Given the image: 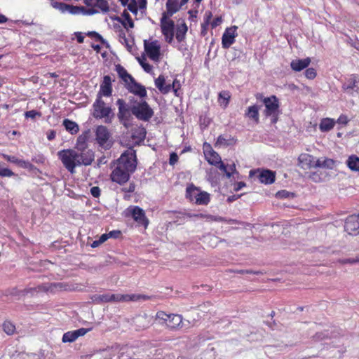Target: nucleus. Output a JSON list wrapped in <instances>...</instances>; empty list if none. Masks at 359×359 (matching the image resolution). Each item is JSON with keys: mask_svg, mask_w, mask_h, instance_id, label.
I'll use <instances>...</instances> for the list:
<instances>
[{"mask_svg": "<svg viewBox=\"0 0 359 359\" xmlns=\"http://www.w3.org/2000/svg\"><path fill=\"white\" fill-rule=\"evenodd\" d=\"M165 78L162 75H160L155 80V85L156 88L163 94L168 93L171 90L170 84L165 85Z\"/></svg>", "mask_w": 359, "mask_h": 359, "instance_id": "26", "label": "nucleus"}, {"mask_svg": "<svg viewBox=\"0 0 359 359\" xmlns=\"http://www.w3.org/2000/svg\"><path fill=\"white\" fill-rule=\"evenodd\" d=\"M116 104L118 107V118L121 123L126 128L129 126V119L130 118V111L126 102L122 99H118L116 101Z\"/></svg>", "mask_w": 359, "mask_h": 359, "instance_id": "11", "label": "nucleus"}, {"mask_svg": "<svg viewBox=\"0 0 359 359\" xmlns=\"http://www.w3.org/2000/svg\"><path fill=\"white\" fill-rule=\"evenodd\" d=\"M63 126H65V129L71 134H76L79 130L78 124L76 122L69 119H65L63 121Z\"/></svg>", "mask_w": 359, "mask_h": 359, "instance_id": "32", "label": "nucleus"}, {"mask_svg": "<svg viewBox=\"0 0 359 359\" xmlns=\"http://www.w3.org/2000/svg\"><path fill=\"white\" fill-rule=\"evenodd\" d=\"M348 118L347 117V116L344 115V114H341L337 119V123L339 124H341V125H346L348 122Z\"/></svg>", "mask_w": 359, "mask_h": 359, "instance_id": "56", "label": "nucleus"}, {"mask_svg": "<svg viewBox=\"0 0 359 359\" xmlns=\"http://www.w3.org/2000/svg\"><path fill=\"white\" fill-rule=\"evenodd\" d=\"M170 86H171V88H172V89H173V90H174V92H175V95H177V89H178V88H179V86H180V82H179L177 80H176V79H175V80H174V81L172 82V85H170Z\"/></svg>", "mask_w": 359, "mask_h": 359, "instance_id": "64", "label": "nucleus"}, {"mask_svg": "<svg viewBox=\"0 0 359 359\" xmlns=\"http://www.w3.org/2000/svg\"><path fill=\"white\" fill-rule=\"evenodd\" d=\"M178 1L179 0H168L165 4L166 11L163 12L162 15L172 17L182 7Z\"/></svg>", "mask_w": 359, "mask_h": 359, "instance_id": "22", "label": "nucleus"}, {"mask_svg": "<svg viewBox=\"0 0 359 359\" xmlns=\"http://www.w3.org/2000/svg\"><path fill=\"white\" fill-rule=\"evenodd\" d=\"M111 134L106 126H99L95 130V140L99 146L104 149H109L111 147L110 141Z\"/></svg>", "mask_w": 359, "mask_h": 359, "instance_id": "8", "label": "nucleus"}, {"mask_svg": "<svg viewBox=\"0 0 359 359\" xmlns=\"http://www.w3.org/2000/svg\"><path fill=\"white\" fill-rule=\"evenodd\" d=\"M133 218L139 224L143 225L145 228L149 224V220L145 216L144 211L138 206L130 207L128 209Z\"/></svg>", "mask_w": 359, "mask_h": 359, "instance_id": "12", "label": "nucleus"}, {"mask_svg": "<svg viewBox=\"0 0 359 359\" xmlns=\"http://www.w3.org/2000/svg\"><path fill=\"white\" fill-rule=\"evenodd\" d=\"M123 350L124 348L120 347L118 345H115L111 346L108 351H111L114 353H116V355L118 356L119 359H121L123 355Z\"/></svg>", "mask_w": 359, "mask_h": 359, "instance_id": "43", "label": "nucleus"}, {"mask_svg": "<svg viewBox=\"0 0 359 359\" xmlns=\"http://www.w3.org/2000/svg\"><path fill=\"white\" fill-rule=\"evenodd\" d=\"M334 167V161L328 158L323 157L316 160V168L332 169Z\"/></svg>", "mask_w": 359, "mask_h": 359, "instance_id": "30", "label": "nucleus"}, {"mask_svg": "<svg viewBox=\"0 0 359 359\" xmlns=\"http://www.w3.org/2000/svg\"><path fill=\"white\" fill-rule=\"evenodd\" d=\"M85 148H86V137L81 135L77 139L76 149L81 150Z\"/></svg>", "mask_w": 359, "mask_h": 359, "instance_id": "44", "label": "nucleus"}, {"mask_svg": "<svg viewBox=\"0 0 359 359\" xmlns=\"http://www.w3.org/2000/svg\"><path fill=\"white\" fill-rule=\"evenodd\" d=\"M178 161V156L175 153H172L170 156V164L174 165Z\"/></svg>", "mask_w": 359, "mask_h": 359, "instance_id": "61", "label": "nucleus"}, {"mask_svg": "<svg viewBox=\"0 0 359 359\" xmlns=\"http://www.w3.org/2000/svg\"><path fill=\"white\" fill-rule=\"evenodd\" d=\"M2 156L4 159H6V161H9V162H11V163H13L15 164H17L18 161V158H16L15 156H9V155H7V154H2Z\"/></svg>", "mask_w": 359, "mask_h": 359, "instance_id": "55", "label": "nucleus"}, {"mask_svg": "<svg viewBox=\"0 0 359 359\" xmlns=\"http://www.w3.org/2000/svg\"><path fill=\"white\" fill-rule=\"evenodd\" d=\"M17 165L18 166H20V168H29L32 166V165L29 162L22 160V159H18Z\"/></svg>", "mask_w": 359, "mask_h": 359, "instance_id": "53", "label": "nucleus"}, {"mask_svg": "<svg viewBox=\"0 0 359 359\" xmlns=\"http://www.w3.org/2000/svg\"><path fill=\"white\" fill-rule=\"evenodd\" d=\"M259 107L257 105L250 106L245 112V116L258 123L259 121Z\"/></svg>", "mask_w": 359, "mask_h": 359, "instance_id": "24", "label": "nucleus"}, {"mask_svg": "<svg viewBox=\"0 0 359 359\" xmlns=\"http://www.w3.org/2000/svg\"><path fill=\"white\" fill-rule=\"evenodd\" d=\"M170 16L162 15L161 18V27L163 34L165 36V41L170 43L173 40L174 36V22L169 19Z\"/></svg>", "mask_w": 359, "mask_h": 359, "instance_id": "10", "label": "nucleus"}, {"mask_svg": "<svg viewBox=\"0 0 359 359\" xmlns=\"http://www.w3.org/2000/svg\"><path fill=\"white\" fill-rule=\"evenodd\" d=\"M357 77L355 76H352L349 79V80L347 81V83H344L343 86V88L345 90V91L351 95H353V91L358 90L357 87Z\"/></svg>", "mask_w": 359, "mask_h": 359, "instance_id": "25", "label": "nucleus"}, {"mask_svg": "<svg viewBox=\"0 0 359 359\" xmlns=\"http://www.w3.org/2000/svg\"><path fill=\"white\" fill-rule=\"evenodd\" d=\"M231 98V95L228 91H222L219 94V102L221 105H224L226 107L229 102Z\"/></svg>", "mask_w": 359, "mask_h": 359, "instance_id": "37", "label": "nucleus"}, {"mask_svg": "<svg viewBox=\"0 0 359 359\" xmlns=\"http://www.w3.org/2000/svg\"><path fill=\"white\" fill-rule=\"evenodd\" d=\"M138 61L145 72H147L148 73L151 72L152 66L150 65L149 63H147L144 58H143V59L138 58Z\"/></svg>", "mask_w": 359, "mask_h": 359, "instance_id": "45", "label": "nucleus"}, {"mask_svg": "<svg viewBox=\"0 0 359 359\" xmlns=\"http://www.w3.org/2000/svg\"><path fill=\"white\" fill-rule=\"evenodd\" d=\"M150 323H151L150 319L146 314H144L143 316H137L135 319V323L136 326L139 329H142V330L149 327Z\"/></svg>", "mask_w": 359, "mask_h": 359, "instance_id": "29", "label": "nucleus"}, {"mask_svg": "<svg viewBox=\"0 0 359 359\" xmlns=\"http://www.w3.org/2000/svg\"><path fill=\"white\" fill-rule=\"evenodd\" d=\"M305 76L309 79H313L316 76V70L313 68H309L305 72Z\"/></svg>", "mask_w": 359, "mask_h": 359, "instance_id": "49", "label": "nucleus"}, {"mask_svg": "<svg viewBox=\"0 0 359 359\" xmlns=\"http://www.w3.org/2000/svg\"><path fill=\"white\" fill-rule=\"evenodd\" d=\"M14 175H15L14 172L12 170H11L10 169L6 168H2L0 165V176H1V177H12Z\"/></svg>", "mask_w": 359, "mask_h": 359, "instance_id": "47", "label": "nucleus"}, {"mask_svg": "<svg viewBox=\"0 0 359 359\" xmlns=\"http://www.w3.org/2000/svg\"><path fill=\"white\" fill-rule=\"evenodd\" d=\"M77 339L76 333L74 331H70L65 333L62 337V341L64 343L73 342Z\"/></svg>", "mask_w": 359, "mask_h": 359, "instance_id": "39", "label": "nucleus"}, {"mask_svg": "<svg viewBox=\"0 0 359 359\" xmlns=\"http://www.w3.org/2000/svg\"><path fill=\"white\" fill-rule=\"evenodd\" d=\"M137 167L135 151L128 149L121 154L114 163V168L111 174L113 182L122 184L128 181L130 175Z\"/></svg>", "mask_w": 359, "mask_h": 359, "instance_id": "1", "label": "nucleus"}, {"mask_svg": "<svg viewBox=\"0 0 359 359\" xmlns=\"http://www.w3.org/2000/svg\"><path fill=\"white\" fill-rule=\"evenodd\" d=\"M109 238H118L121 235L120 231H111L107 233Z\"/></svg>", "mask_w": 359, "mask_h": 359, "instance_id": "63", "label": "nucleus"}, {"mask_svg": "<svg viewBox=\"0 0 359 359\" xmlns=\"http://www.w3.org/2000/svg\"><path fill=\"white\" fill-rule=\"evenodd\" d=\"M257 177L261 183L272 184L275 181V172L269 170H257Z\"/></svg>", "mask_w": 359, "mask_h": 359, "instance_id": "20", "label": "nucleus"}, {"mask_svg": "<svg viewBox=\"0 0 359 359\" xmlns=\"http://www.w3.org/2000/svg\"><path fill=\"white\" fill-rule=\"evenodd\" d=\"M187 217H189V218H192V217H196V218H199V219H208V215H203V214H187Z\"/></svg>", "mask_w": 359, "mask_h": 359, "instance_id": "58", "label": "nucleus"}, {"mask_svg": "<svg viewBox=\"0 0 359 359\" xmlns=\"http://www.w3.org/2000/svg\"><path fill=\"white\" fill-rule=\"evenodd\" d=\"M339 262L342 264H353L355 263H359V255L358 256H356L355 258H348V259H340V260H339Z\"/></svg>", "mask_w": 359, "mask_h": 359, "instance_id": "46", "label": "nucleus"}, {"mask_svg": "<svg viewBox=\"0 0 359 359\" xmlns=\"http://www.w3.org/2000/svg\"><path fill=\"white\" fill-rule=\"evenodd\" d=\"M219 169L224 172L228 178L231 177V172L228 170L226 166L221 161L217 164Z\"/></svg>", "mask_w": 359, "mask_h": 359, "instance_id": "52", "label": "nucleus"}, {"mask_svg": "<svg viewBox=\"0 0 359 359\" xmlns=\"http://www.w3.org/2000/svg\"><path fill=\"white\" fill-rule=\"evenodd\" d=\"M335 121L333 118H325L320 121L319 128L322 132H327L332 130L334 125Z\"/></svg>", "mask_w": 359, "mask_h": 359, "instance_id": "28", "label": "nucleus"}, {"mask_svg": "<svg viewBox=\"0 0 359 359\" xmlns=\"http://www.w3.org/2000/svg\"><path fill=\"white\" fill-rule=\"evenodd\" d=\"M144 49L148 56L154 61H158L160 55V46L157 41H144Z\"/></svg>", "mask_w": 359, "mask_h": 359, "instance_id": "15", "label": "nucleus"}, {"mask_svg": "<svg viewBox=\"0 0 359 359\" xmlns=\"http://www.w3.org/2000/svg\"><path fill=\"white\" fill-rule=\"evenodd\" d=\"M263 102L265 106L264 111L265 116H270L271 118V123H276L278 121L280 114L278 99L275 95H272L264 97Z\"/></svg>", "mask_w": 359, "mask_h": 359, "instance_id": "7", "label": "nucleus"}, {"mask_svg": "<svg viewBox=\"0 0 359 359\" xmlns=\"http://www.w3.org/2000/svg\"><path fill=\"white\" fill-rule=\"evenodd\" d=\"M128 9L134 14L137 13L138 8L135 0H131L130 3H128Z\"/></svg>", "mask_w": 359, "mask_h": 359, "instance_id": "48", "label": "nucleus"}, {"mask_svg": "<svg viewBox=\"0 0 359 359\" xmlns=\"http://www.w3.org/2000/svg\"><path fill=\"white\" fill-rule=\"evenodd\" d=\"M232 140H231L230 138H226L223 135H219L217 140V142H216V144H215V146L217 147V146H224V147H226V146H229L231 144V141Z\"/></svg>", "mask_w": 359, "mask_h": 359, "instance_id": "40", "label": "nucleus"}, {"mask_svg": "<svg viewBox=\"0 0 359 359\" xmlns=\"http://www.w3.org/2000/svg\"><path fill=\"white\" fill-rule=\"evenodd\" d=\"M208 219L210 221H216V222H224L225 219L222 217L218 216H212L208 215Z\"/></svg>", "mask_w": 359, "mask_h": 359, "instance_id": "62", "label": "nucleus"}, {"mask_svg": "<svg viewBox=\"0 0 359 359\" xmlns=\"http://www.w3.org/2000/svg\"><path fill=\"white\" fill-rule=\"evenodd\" d=\"M156 320L158 323L165 326L170 330H177L182 329L184 326L183 318L178 314H167L165 312L160 311L156 314Z\"/></svg>", "mask_w": 359, "mask_h": 359, "instance_id": "3", "label": "nucleus"}, {"mask_svg": "<svg viewBox=\"0 0 359 359\" xmlns=\"http://www.w3.org/2000/svg\"><path fill=\"white\" fill-rule=\"evenodd\" d=\"M118 74L123 80L126 83V84L128 83L129 81H132V79H133L131 75H130L123 67H120Z\"/></svg>", "mask_w": 359, "mask_h": 359, "instance_id": "41", "label": "nucleus"}, {"mask_svg": "<svg viewBox=\"0 0 359 359\" xmlns=\"http://www.w3.org/2000/svg\"><path fill=\"white\" fill-rule=\"evenodd\" d=\"M345 231L350 235L359 233V215H351L345 222Z\"/></svg>", "mask_w": 359, "mask_h": 359, "instance_id": "13", "label": "nucleus"}, {"mask_svg": "<svg viewBox=\"0 0 359 359\" xmlns=\"http://www.w3.org/2000/svg\"><path fill=\"white\" fill-rule=\"evenodd\" d=\"M316 160L314 156L309 154H302L298 158L299 166L304 170L316 168Z\"/></svg>", "mask_w": 359, "mask_h": 359, "instance_id": "17", "label": "nucleus"}, {"mask_svg": "<svg viewBox=\"0 0 359 359\" xmlns=\"http://www.w3.org/2000/svg\"><path fill=\"white\" fill-rule=\"evenodd\" d=\"M328 337H329L328 332H320V333L318 332L314 336V338H315L316 340H323V339H327Z\"/></svg>", "mask_w": 359, "mask_h": 359, "instance_id": "54", "label": "nucleus"}, {"mask_svg": "<svg viewBox=\"0 0 359 359\" xmlns=\"http://www.w3.org/2000/svg\"><path fill=\"white\" fill-rule=\"evenodd\" d=\"M84 4L90 7L88 9L97 10V13L100 11L107 13L109 11V4L106 0H83Z\"/></svg>", "mask_w": 359, "mask_h": 359, "instance_id": "16", "label": "nucleus"}, {"mask_svg": "<svg viewBox=\"0 0 359 359\" xmlns=\"http://www.w3.org/2000/svg\"><path fill=\"white\" fill-rule=\"evenodd\" d=\"M63 165L71 173L75 172L76 166H80L78 151L74 149H63L57 152Z\"/></svg>", "mask_w": 359, "mask_h": 359, "instance_id": "5", "label": "nucleus"}, {"mask_svg": "<svg viewBox=\"0 0 359 359\" xmlns=\"http://www.w3.org/2000/svg\"><path fill=\"white\" fill-rule=\"evenodd\" d=\"M200 189L195 187H189L187 189V197L191 201L195 202L197 197L198 194L199 193Z\"/></svg>", "mask_w": 359, "mask_h": 359, "instance_id": "36", "label": "nucleus"}, {"mask_svg": "<svg viewBox=\"0 0 359 359\" xmlns=\"http://www.w3.org/2000/svg\"><path fill=\"white\" fill-rule=\"evenodd\" d=\"M205 156L208 162L211 165H217L222 161L219 155L212 149L205 152Z\"/></svg>", "mask_w": 359, "mask_h": 359, "instance_id": "27", "label": "nucleus"}, {"mask_svg": "<svg viewBox=\"0 0 359 359\" xmlns=\"http://www.w3.org/2000/svg\"><path fill=\"white\" fill-rule=\"evenodd\" d=\"M51 5L54 8L60 11L62 13H69L72 15L82 13L88 15L97 13V10L86 9V8L83 6H72L62 2L53 1L51 3Z\"/></svg>", "mask_w": 359, "mask_h": 359, "instance_id": "6", "label": "nucleus"}, {"mask_svg": "<svg viewBox=\"0 0 359 359\" xmlns=\"http://www.w3.org/2000/svg\"><path fill=\"white\" fill-rule=\"evenodd\" d=\"M111 92L112 89L111 77L108 75L104 76L97 97L102 98V96L109 97L111 95Z\"/></svg>", "mask_w": 359, "mask_h": 359, "instance_id": "19", "label": "nucleus"}, {"mask_svg": "<svg viewBox=\"0 0 359 359\" xmlns=\"http://www.w3.org/2000/svg\"><path fill=\"white\" fill-rule=\"evenodd\" d=\"M346 164L348 167L351 170L354 171L359 170V157L352 155L351 156L347 161Z\"/></svg>", "mask_w": 359, "mask_h": 359, "instance_id": "34", "label": "nucleus"}, {"mask_svg": "<svg viewBox=\"0 0 359 359\" xmlns=\"http://www.w3.org/2000/svg\"><path fill=\"white\" fill-rule=\"evenodd\" d=\"M36 290V288H33V287L25 288L22 290H18L14 288V289H13L11 294L12 295L16 296L18 297V299H19L22 297H24V296L28 294L29 293L32 294L33 292Z\"/></svg>", "mask_w": 359, "mask_h": 359, "instance_id": "35", "label": "nucleus"}, {"mask_svg": "<svg viewBox=\"0 0 359 359\" xmlns=\"http://www.w3.org/2000/svg\"><path fill=\"white\" fill-rule=\"evenodd\" d=\"M123 16L125 17V20L121 22L123 26L126 29L133 28L134 22L131 19L130 15L128 13H123Z\"/></svg>", "mask_w": 359, "mask_h": 359, "instance_id": "38", "label": "nucleus"}, {"mask_svg": "<svg viewBox=\"0 0 359 359\" xmlns=\"http://www.w3.org/2000/svg\"><path fill=\"white\" fill-rule=\"evenodd\" d=\"M93 116L95 118L104 119V123H111L114 118V113L111 108L106 105L101 97H97L93 104Z\"/></svg>", "mask_w": 359, "mask_h": 359, "instance_id": "4", "label": "nucleus"}, {"mask_svg": "<svg viewBox=\"0 0 359 359\" xmlns=\"http://www.w3.org/2000/svg\"><path fill=\"white\" fill-rule=\"evenodd\" d=\"M311 63V59L306 57L304 59L293 60L290 63L292 69L294 72H300L306 68Z\"/></svg>", "mask_w": 359, "mask_h": 359, "instance_id": "23", "label": "nucleus"}, {"mask_svg": "<svg viewBox=\"0 0 359 359\" xmlns=\"http://www.w3.org/2000/svg\"><path fill=\"white\" fill-rule=\"evenodd\" d=\"M90 193L94 197H98L100 195V189L98 187H93L90 189Z\"/></svg>", "mask_w": 359, "mask_h": 359, "instance_id": "59", "label": "nucleus"}, {"mask_svg": "<svg viewBox=\"0 0 359 359\" xmlns=\"http://www.w3.org/2000/svg\"><path fill=\"white\" fill-rule=\"evenodd\" d=\"M237 28L236 26H231L226 29L222 39V47L224 48H229L234 43L235 38L237 36Z\"/></svg>", "mask_w": 359, "mask_h": 359, "instance_id": "14", "label": "nucleus"}, {"mask_svg": "<svg viewBox=\"0 0 359 359\" xmlns=\"http://www.w3.org/2000/svg\"><path fill=\"white\" fill-rule=\"evenodd\" d=\"M119 41L121 43L125 44L128 47H130L128 44V40L126 36V34L122 30L120 31L119 33Z\"/></svg>", "mask_w": 359, "mask_h": 359, "instance_id": "51", "label": "nucleus"}, {"mask_svg": "<svg viewBox=\"0 0 359 359\" xmlns=\"http://www.w3.org/2000/svg\"><path fill=\"white\" fill-rule=\"evenodd\" d=\"M3 328L4 332L8 334H12L14 333L15 327L11 322H5L3 324Z\"/></svg>", "mask_w": 359, "mask_h": 359, "instance_id": "42", "label": "nucleus"}, {"mask_svg": "<svg viewBox=\"0 0 359 359\" xmlns=\"http://www.w3.org/2000/svg\"><path fill=\"white\" fill-rule=\"evenodd\" d=\"M127 86L128 89L130 93L139 95L141 97H144L147 95L145 88L143 86L137 83L134 79L129 81V83H127Z\"/></svg>", "mask_w": 359, "mask_h": 359, "instance_id": "21", "label": "nucleus"}, {"mask_svg": "<svg viewBox=\"0 0 359 359\" xmlns=\"http://www.w3.org/2000/svg\"><path fill=\"white\" fill-rule=\"evenodd\" d=\"M188 30L186 23L182 21L181 23H178L176 31V39L179 42L182 41L185 38V34Z\"/></svg>", "mask_w": 359, "mask_h": 359, "instance_id": "31", "label": "nucleus"}, {"mask_svg": "<svg viewBox=\"0 0 359 359\" xmlns=\"http://www.w3.org/2000/svg\"><path fill=\"white\" fill-rule=\"evenodd\" d=\"M25 116L26 118H35L36 116H41V113L35 110L27 111L25 112Z\"/></svg>", "mask_w": 359, "mask_h": 359, "instance_id": "50", "label": "nucleus"}, {"mask_svg": "<svg viewBox=\"0 0 359 359\" xmlns=\"http://www.w3.org/2000/svg\"><path fill=\"white\" fill-rule=\"evenodd\" d=\"M88 331L89 330L86 328H80L79 330H74L77 338L79 337L85 335Z\"/></svg>", "mask_w": 359, "mask_h": 359, "instance_id": "57", "label": "nucleus"}, {"mask_svg": "<svg viewBox=\"0 0 359 359\" xmlns=\"http://www.w3.org/2000/svg\"><path fill=\"white\" fill-rule=\"evenodd\" d=\"M148 296L140 294H95L91 297L93 302L100 304L102 302H139L149 299Z\"/></svg>", "mask_w": 359, "mask_h": 359, "instance_id": "2", "label": "nucleus"}, {"mask_svg": "<svg viewBox=\"0 0 359 359\" xmlns=\"http://www.w3.org/2000/svg\"><path fill=\"white\" fill-rule=\"evenodd\" d=\"M290 193L285 190H283L276 193V196L280 198H287Z\"/></svg>", "mask_w": 359, "mask_h": 359, "instance_id": "60", "label": "nucleus"}, {"mask_svg": "<svg viewBox=\"0 0 359 359\" xmlns=\"http://www.w3.org/2000/svg\"><path fill=\"white\" fill-rule=\"evenodd\" d=\"M79 151L80 152H78V156L80 165H90L95 158L94 152L90 149H87L86 148L81 149Z\"/></svg>", "mask_w": 359, "mask_h": 359, "instance_id": "18", "label": "nucleus"}, {"mask_svg": "<svg viewBox=\"0 0 359 359\" xmlns=\"http://www.w3.org/2000/svg\"><path fill=\"white\" fill-rule=\"evenodd\" d=\"M131 111L137 118L143 121H149L154 115L153 110L146 102L134 105Z\"/></svg>", "mask_w": 359, "mask_h": 359, "instance_id": "9", "label": "nucleus"}, {"mask_svg": "<svg viewBox=\"0 0 359 359\" xmlns=\"http://www.w3.org/2000/svg\"><path fill=\"white\" fill-rule=\"evenodd\" d=\"M210 201V194L206 191H201L198 194V197L194 202L198 205H207Z\"/></svg>", "mask_w": 359, "mask_h": 359, "instance_id": "33", "label": "nucleus"}]
</instances>
